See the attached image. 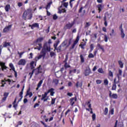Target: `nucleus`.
Returning a JSON list of instances; mask_svg holds the SVG:
<instances>
[{
    "label": "nucleus",
    "instance_id": "obj_17",
    "mask_svg": "<svg viewBox=\"0 0 127 127\" xmlns=\"http://www.w3.org/2000/svg\"><path fill=\"white\" fill-rule=\"evenodd\" d=\"M33 94L32 92H29V89L27 90V93L26 95L25 96V98H26V97H27V96H29V98H31V97H32L33 96Z\"/></svg>",
    "mask_w": 127,
    "mask_h": 127
},
{
    "label": "nucleus",
    "instance_id": "obj_55",
    "mask_svg": "<svg viewBox=\"0 0 127 127\" xmlns=\"http://www.w3.org/2000/svg\"><path fill=\"white\" fill-rule=\"evenodd\" d=\"M64 67H65V68H69V67H70V65H69V64H67V63H65V64H64Z\"/></svg>",
    "mask_w": 127,
    "mask_h": 127
},
{
    "label": "nucleus",
    "instance_id": "obj_42",
    "mask_svg": "<svg viewBox=\"0 0 127 127\" xmlns=\"http://www.w3.org/2000/svg\"><path fill=\"white\" fill-rule=\"evenodd\" d=\"M24 53V52L19 53V52H18V54L20 58H22V55H23V54Z\"/></svg>",
    "mask_w": 127,
    "mask_h": 127
},
{
    "label": "nucleus",
    "instance_id": "obj_28",
    "mask_svg": "<svg viewBox=\"0 0 127 127\" xmlns=\"http://www.w3.org/2000/svg\"><path fill=\"white\" fill-rule=\"evenodd\" d=\"M10 46V43H7L6 42H4L3 43V47H7V46Z\"/></svg>",
    "mask_w": 127,
    "mask_h": 127
},
{
    "label": "nucleus",
    "instance_id": "obj_43",
    "mask_svg": "<svg viewBox=\"0 0 127 127\" xmlns=\"http://www.w3.org/2000/svg\"><path fill=\"white\" fill-rule=\"evenodd\" d=\"M59 82V81L58 80V79H55L53 80V83L54 84H55V85H57V84H58Z\"/></svg>",
    "mask_w": 127,
    "mask_h": 127
},
{
    "label": "nucleus",
    "instance_id": "obj_63",
    "mask_svg": "<svg viewBox=\"0 0 127 127\" xmlns=\"http://www.w3.org/2000/svg\"><path fill=\"white\" fill-rule=\"evenodd\" d=\"M102 30L103 31H104V32H107V29L106 28V27H103L102 28Z\"/></svg>",
    "mask_w": 127,
    "mask_h": 127
},
{
    "label": "nucleus",
    "instance_id": "obj_53",
    "mask_svg": "<svg viewBox=\"0 0 127 127\" xmlns=\"http://www.w3.org/2000/svg\"><path fill=\"white\" fill-rule=\"evenodd\" d=\"M92 117L93 121H95V120H96V114H93Z\"/></svg>",
    "mask_w": 127,
    "mask_h": 127
},
{
    "label": "nucleus",
    "instance_id": "obj_47",
    "mask_svg": "<svg viewBox=\"0 0 127 127\" xmlns=\"http://www.w3.org/2000/svg\"><path fill=\"white\" fill-rule=\"evenodd\" d=\"M117 89V85L116 84H113V86H112V90L113 91L116 90Z\"/></svg>",
    "mask_w": 127,
    "mask_h": 127
},
{
    "label": "nucleus",
    "instance_id": "obj_50",
    "mask_svg": "<svg viewBox=\"0 0 127 127\" xmlns=\"http://www.w3.org/2000/svg\"><path fill=\"white\" fill-rule=\"evenodd\" d=\"M104 41L105 42H108V36L107 35H104Z\"/></svg>",
    "mask_w": 127,
    "mask_h": 127
},
{
    "label": "nucleus",
    "instance_id": "obj_12",
    "mask_svg": "<svg viewBox=\"0 0 127 127\" xmlns=\"http://www.w3.org/2000/svg\"><path fill=\"white\" fill-rule=\"evenodd\" d=\"M30 27H31V29H34V28H39V24L38 23H35L32 25H29Z\"/></svg>",
    "mask_w": 127,
    "mask_h": 127
},
{
    "label": "nucleus",
    "instance_id": "obj_37",
    "mask_svg": "<svg viewBox=\"0 0 127 127\" xmlns=\"http://www.w3.org/2000/svg\"><path fill=\"white\" fill-rule=\"evenodd\" d=\"M51 5V2L48 3V4L47 5L46 7V9L47 10L49 9V8H50Z\"/></svg>",
    "mask_w": 127,
    "mask_h": 127
},
{
    "label": "nucleus",
    "instance_id": "obj_9",
    "mask_svg": "<svg viewBox=\"0 0 127 127\" xmlns=\"http://www.w3.org/2000/svg\"><path fill=\"white\" fill-rule=\"evenodd\" d=\"M120 30L121 31V35L122 38H125V36H126V34H125V32H124V29H123V24H122L120 28Z\"/></svg>",
    "mask_w": 127,
    "mask_h": 127
},
{
    "label": "nucleus",
    "instance_id": "obj_22",
    "mask_svg": "<svg viewBox=\"0 0 127 127\" xmlns=\"http://www.w3.org/2000/svg\"><path fill=\"white\" fill-rule=\"evenodd\" d=\"M59 43H60V41L59 40V39H58L56 41L55 44L54 45V46L55 47V49L56 50L57 48V46H58V44H59Z\"/></svg>",
    "mask_w": 127,
    "mask_h": 127
},
{
    "label": "nucleus",
    "instance_id": "obj_59",
    "mask_svg": "<svg viewBox=\"0 0 127 127\" xmlns=\"http://www.w3.org/2000/svg\"><path fill=\"white\" fill-rule=\"evenodd\" d=\"M83 8H84L83 7H81L80 8L78 12H79V13H81V12H82V10H83Z\"/></svg>",
    "mask_w": 127,
    "mask_h": 127
},
{
    "label": "nucleus",
    "instance_id": "obj_15",
    "mask_svg": "<svg viewBox=\"0 0 127 127\" xmlns=\"http://www.w3.org/2000/svg\"><path fill=\"white\" fill-rule=\"evenodd\" d=\"M74 24L75 23H74V22L71 23H69L66 24L65 27H66L67 29H70V28H72V27L73 26V25H74Z\"/></svg>",
    "mask_w": 127,
    "mask_h": 127
},
{
    "label": "nucleus",
    "instance_id": "obj_27",
    "mask_svg": "<svg viewBox=\"0 0 127 127\" xmlns=\"http://www.w3.org/2000/svg\"><path fill=\"white\" fill-rule=\"evenodd\" d=\"M9 66L10 68V70H12V71H14L15 70V68H14V65H13V64H12V63L9 64Z\"/></svg>",
    "mask_w": 127,
    "mask_h": 127
},
{
    "label": "nucleus",
    "instance_id": "obj_54",
    "mask_svg": "<svg viewBox=\"0 0 127 127\" xmlns=\"http://www.w3.org/2000/svg\"><path fill=\"white\" fill-rule=\"evenodd\" d=\"M57 18H58V16H57V15H56V14H54L53 16V19H54V20H56V19H57Z\"/></svg>",
    "mask_w": 127,
    "mask_h": 127
},
{
    "label": "nucleus",
    "instance_id": "obj_20",
    "mask_svg": "<svg viewBox=\"0 0 127 127\" xmlns=\"http://www.w3.org/2000/svg\"><path fill=\"white\" fill-rule=\"evenodd\" d=\"M66 46V44H65L64 42L62 44H61L59 47L57 49V50H58V51H61V48L62 47H64V46Z\"/></svg>",
    "mask_w": 127,
    "mask_h": 127
},
{
    "label": "nucleus",
    "instance_id": "obj_8",
    "mask_svg": "<svg viewBox=\"0 0 127 127\" xmlns=\"http://www.w3.org/2000/svg\"><path fill=\"white\" fill-rule=\"evenodd\" d=\"M84 74L85 76H89L91 74V68H90V67L88 66L86 68Z\"/></svg>",
    "mask_w": 127,
    "mask_h": 127
},
{
    "label": "nucleus",
    "instance_id": "obj_45",
    "mask_svg": "<svg viewBox=\"0 0 127 127\" xmlns=\"http://www.w3.org/2000/svg\"><path fill=\"white\" fill-rule=\"evenodd\" d=\"M90 25H91V22H86V23L85 25V28H87V27H89V26H90Z\"/></svg>",
    "mask_w": 127,
    "mask_h": 127
},
{
    "label": "nucleus",
    "instance_id": "obj_61",
    "mask_svg": "<svg viewBox=\"0 0 127 127\" xmlns=\"http://www.w3.org/2000/svg\"><path fill=\"white\" fill-rule=\"evenodd\" d=\"M39 104H38V103H36V104L34 105V108H36V107H39Z\"/></svg>",
    "mask_w": 127,
    "mask_h": 127
},
{
    "label": "nucleus",
    "instance_id": "obj_34",
    "mask_svg": "<svg viewBox=\"0 0 127 127\" xmlns=\"http://www.w3.org/2000/svg\"><path fill=\"white\" fill-rule=\"evenodd\" d=\"M108 75L109 77H111V78H113V77H114V73L111 70L109 71Z\"/></svg>",
    "mask_w": 127,
    "mask_h": 127
},
{
    "label": "nucleus",
    "instance_id": "obj_44",
    "mask_svg": "<svg viewBox=\"0 0 127 127\" xmlns=\"http://www.w3.org/2000/svg\"><path fill=\"white\" fill-rule=\"evenodd\" d=\"M24 89L22 88L21 92L19 93V97H21V98H22V95H23V91H24Z\"/></svg>",
    "mask_w": 127,
    "mask_h": 127
},
{
    "label": "nucleus",
    "instance_id": "obj_36",
    "mask_svg": "<svg viewBox=\"0 0 127 127\" xmlns=\"http://www.w3.org/2000/svg\"><path fill=\"white\" fill-rule=\"evenodd\" d=\"M104 84L105 86H108V85H109V80H108V79H104Z\"/></svg>",
    "mask_w": 127,
    "mask_h": 127
},
{
    "label": "nucleus",
    "instance_id": "obj_2",
    "mask_svg": "<svg viewBox=\"0 0 127 127\" xmlns=\"http://www.w3.org/2000/svg\"><path fill=\"white\" fill-rule=\"evenodd\" d=\"M68 2H64L63 3L61 6L59 8V13H62V12H66V9L63 7H65V8H67L68 7Z\"/></svg>",
    "mask_w": 127,
    "mask_h": 127
},
{
    "label": "nucleus",
    "instance_id": "obj_16",
    "mask_svg": "<svg viewBox=\"0 0 127 127\" xmlns=\"http://www.w3.org/2000/svg\"><path fill=\"white\" fill-rule=\"evenodd\" d=\"M77 101V98L76 97H73L70 99V103L71 104V106H73L74 104H75V102Z\"/></svg>",
    "mask_w": 127,
    "mask_h": 127
},
{
    "label": "nucleus",
    "instance_id": "obj_57",
    "mask_svg": "<svg viewBox=\"0 0 127 127\" xmlns=\"http://www.w3.org/2000/svg\"><path fill=\"white\" fill-rule=\"evenodd\" d=\"M114 83H113V84H118V82L119 81H118V82H117V78H115V79H114Z\"/></svg>",
    "mask_w": 127,
    "mask_h": 127
},
{
    "label": "nucleus",
    "instance_id": "obj_1",
    "mask_svg": "<svg viewBox=\"0 0 127 127\" xmlns=\"http://www.w3.org/2000/svg\"><path fill=\"white\" fill-rule=\"evenodd\" d=\"M34 72L36 75H38L39 73H42V69L41 68V65H40L38 68L33 69L31 72L29 73V76H30L29 79H31V78H32V75Z\"/></svg>",
    "mask_w": 127,
    "mask_h": 127
},
{
    "label": "nucleus",
    "instance_id": "obj_58",
    "mask_svg": "<svg viewBox=\"0 0 127 127\" xmlns=\"http://www.w3.org/2000/svg\"><path fill=\"white\" fill-rule=\"evenodd\" d=\"M86 46V42L83 43L82 42L80 45V46Z\"/></svg>",
    "mask_w": 127,
    "mask_h": 127
},
{
    "label": "nucleus",
    "instance_id": "obj_21",
    "mask_svg": "<svg viewBox=\"0 0 127 127\" xmlns=\"http://www.w3.org/2000/svg\"><path fill=\"white\" fill-rule=\"evenodd\" d=\"M43 83V80H41L39 81V82L38 83V85H37V88H36V91H37L38 90V89H39V88H40V87H41V85H42V83Z\"/></svg>",
    "mask_w": 127,
    "mask_h": 127
},
{
    "label": "nucleus",
    "instance_id": "obj_5",
    "mask_svg": "<svg viewBox=\"0 0 127 127\" xmlns=\"http://www.w3.org/2000/svg\"><path fill=\"white\" fill-rule=\"evenodd\" d=\"M42 50H44V51H50L51 50V49L50 48V44L47 42L45 43L44 44L43 48Z\"/></svg>",
    "mask_w": 127,
    "mask_h": 127
},
{
    "label": "nucleus",
    "instance_id": "obj_25",
    "mask_svg": "<svg viewBox=\"0 0 127 127\" xmlns=\"http://www.w3.org/2000/svg\"><path fill=\"white\" fill-rule=\"evenodd\" d=\"M9 9H10V5H9V4H7V5L5 6V11H6L7 12H8Z\"/></svg>",
    "mask_w": 127,
    "mask_h": 127
},
{
    "label": "nucleus",
    "instance_id": "obj_62",
    "mask_svg": "<svg viewBox=\"0 0 127 127\" xmlns=\"http://www.w3.org/2000/svg\"><path fill=\"white\" fill-rule=\"evenodd\" d=\"M6 96H4L2 99V101L4 102L5 100H6Z\"/></svg>",
    "mask_w": 127,
    "mask_h": 127
},
{
    "label": "nucleus",
    "instance_id": "obj_40",
    "mask_svg": "<svg viewBox=\"0 0 127 127\" xmlns=\"http://www.w3.org/2000/svg\"><path fill=\"white\" fill-rule=\"evenodd\" d=\"M109 112V110L108 109V108H105V111H104V115L105 116H107L108 115V112Z\"/></svg>",
    "mask_w": 127,
    "mask_h": 127
},
{
    "label": "nucleus",
    "instance_id": "obj_30",
    "mask_svg": "<svg viewBox=\"0 0 127 127\" xmlns=\"http://www.w3.org/2000/svg\"><path fill=\"white\" fill-rule=\"evenodd\" d=\"M30 66H31V69H34L35 66H36V64H35V63L34 62H32L30 63Z\"/></svg>",
    "mask_w": 127,
    "mask_h": 127
},
{
    "label": "nucleus",
    "instance_id": "obj_10",
    "mask_svg": "<svg viewBox=\"0 0 127 127\" xmlns=\"http://www.w3.org/2000/svg\"><path fill=\"white\" fill-rule=\"evenodd\" d=\"M18 65H21L22 66H24L26 64V61L24 59H21L17 63Z\"/></svg>",
    "mask_w": 127,
    "mask_h": 127
},
{
    "label": "nucleus",
    "instance_id": "obj_31",
    "mask_svg": "<svg viewBox=\"0 0 127 127\" xmlns=\"http://www.w3.org/2000/svg\"><path fill=\"white\" fill-rule=\"evenodd\" d=\"M43 38L41 37V38H38L36 41H35V42L36 43V44H37L38 42H41V41H43Z\"/></svg>",
    "mask_w": 127,
    "mask_h": 127
},
{
    "label": "nucleus",
    "instance_id": "obj_11",
    "mask_svg": "<svg viewBox=\"0 0 127 127\" xmlns=\"http://www.w3.org/2000/svg\"><path fill=\"white\" fill-rule=\"evenodd\" d=\"M47 95H48V93L45 92L44 94H43L42 95V97L41 98L42 101H44V102L47 101V100H48V98H47Z\"/></svg>",
    "mask_w": 127,
    "mask_h": 127
},
{
    "label": "nucleus",
    "instance_id": "obj_29",
    "mask_svg": "<svg viewBox=\"0 0 127 127\" xmlns=\"http://www.w3.org/2000/svg\"><path fill=\"white\" fill-rule=\"evenodd\" d=\"M86 105H87V106H88V107L89 108L90 110H93V109H92V105H91V101H89L88 102H86Z\"/></svg>",
    "mask_w": 127,
    "mask_h": 127
},
{
    "label": "nucleus",
    "instance_id": "obj_49",
    "mask_svg": "<svg viewBox=\"0 0 127 127\" xmlns=\"http://www.w3.org/2000/svg\"><path fill=\"white\" fill-rule=\"evenodd\" d=\"M94 55H93V54L92 53L89 54V55H88V58H94Z\"/></svg>",
    "mask_w": 127,
    "mask_h": 127
},
{
    "label": "nucleus",
    "instance_id": "obj_19",
    "mask_svg": "<svg viewBox=\"0 0 127 127\" xmlns=\"http://www.w3.org/2000/svg\"><path fill=\"white\" fill-rule=\"evenodd\" d=\"M82 86H83V83L82 82H79V81H77L76 84V88H81L82 89Z\"/></svg>",
    "mask_w": 127,
    "mask_h": 127
},
{
    "label": "nucleus",
    "instance_id": "obj_24",
    "mask_svg": "<svg viewBox=\"0 0 127 127\" xmlns=\"http://www.w3.org/2000/svg\"><path fill=\"white\" fill-rule=\"evenodd\" d=\"M49 93H51V96H54V94H55V92H54V89L51 88L48 91Z\"/></svg>",
    "mask_w": 127,
    "mask_h": 127
},
{
    "label": "nucleus",
    "instance_id": "obj_13",
    "mask_svg": "<svg viewBox=\"0 0 127 127\" xmlns=\"http://www.w3.org/2000/svg\"><path fill=\"white\" fill-rule=\"evenodd\" d=\"M109 97L111 98V99H118V94H112V91H109Z\"/></svg>",
    "mask_w": 127,
    "mask_h": 127
},
{
    "label": "nucleus",
    "instance_id": "obj_23",
    "mask_svg": "<svg viewBox=\"0 0 127 127\" xmlns=\"http://www.w3.org/2000/svg\"><path fill=\"white\" fill-rule=\"evenodd\" d=\"M97 7L98 8L99 13H100L102 11V9H103V6L102 4H99L97 6Z\"/></svg>",
    "mask_w": 127,
    "mask_h": 127
},
{
    "label": "nucleus",
    "instance_id": "obj_35",
    "mask_svg": "<svg viewBox=\"0 0 127 127\" xmlns=\"http://www.w3.org/2000/svg\"><path fill=\"white\" fill-rule=\"evenodd\" d=\"M80 58L81 63H84V62H85V60L84 59V57L83 56V55H80Z\"/></svg>",
    "mask_w": 127,
    "mask_h": 127
},
{
    "label": "nucleus",
    "instance_id": "obj_64",
    "mask_svg": "<svg viewBox=\"0 0 127 127\" xmlns=\"http://www.w3.org/2000/svg\"><path fill=\"white\" fill-rule=\"evenodd\" d=\"M18 6L20 7V6H22V2H19L18 3Z\"/></svg>",
    "mask_w": 127,
    "mask_h": 127
},
{
    "label": "nucleus",
    "instance_id": "obj_56",
    "mask_svg": "<svg viewBox=\"0 0 127 127\" xmlns=\"http://www.w3.org/2000/svg\"><path fill=\"white\" fill-rule=\"evenodd\" d=\"M67 95L69 97H72V96H73V93H71L70 92H68V93H67Z\"/></svg>",
    "mask_w": 127,
    "mask_h": 127
},
{
    "label": "nucleus",
    "instance_id": "obj_26",
    "mask_svg": "<svg viewBox=\"0 0 127 127\" xmlns=\"http://www.w3.org/2000/svg\"><path fill=\"white\" fill-rule=\"evenodd\" d=\"M17 97H16L15 98V100L14 101V102L13 103V108H14V109L15 110H16V108L17 107V104H16V99H17Z\"/></svg>",
    "mask_w": 127,
    "mask_h": 127
},
{
    "label": "nucleus",
    "instance_id": "obj_32",
    "mask_svg": "<svg viewBox=\"0 0 127 127\" xmlns=\"http://www.w3.org/2000/svg\"><path fill=\"white\" fill-rule=\"evenodd\" d=\"M123 73V71L122 70L119 69V74H117V77L119 79H120V77L121 76H122V74Z\"/></svg>",
    "mask_w": 127,
    "mask_h": 127
},
{
    "label": "nucleus",
    "instance_id": "obj_3",
    "mask_svg": "<svg viewBox=\"0 0 127 127\" xmlns=\"http://www.w3.org/2000/svg\"><path fill=\"white\" fill-rule=\"evenodd\" d=\"M32 16L31 12L29 10L25 11L22 15V18L25 20H26V18L27 17L28 19H30Z\"/></svg>",
    "mask_w": 127,
    "mask_h": 127
},
{
    "label": "nucleus",
    "instance_id": "obj_41",
    "mask_svg": "<svg viewBox=\"0 0 127 127\" xmlns=\"http://www.w3.org/2000/svg\"><path fill=\"white\" fill-rule=\"evenodd\" d=\"M55 101H56V98H52L51 105H54Z\"/></svg>",
    "mask_w": 127,
    "mask_h": 127
},
{
    "label": "nucleus",
    "instance_id": "obj_38",
    "mask_svg": "<svg viewBox=\"0 0 127 127\" xmlns=\"http://www.w3.org/2000/svg\"><path fill=\"white\" fill-rule=\"evenodd\" d=\"M98 72L101 74H104V70L102 68H100L98 69Z\"/></svg>",
    "mask_w": 127,
    "mask_h": 127
},
{
    "label": "nucleus",
    "instance_id": "obj_18",
    "mask_svg": "<svg viewBox=\"0 0 127 127\" xmlns=\"http://www.w3.org/2000/svg\"><path fill=\"white\" fill-rule=\"evenodd\" d=\"M42 48V44L41 43H39V44H38V45L36 46V48H34V49H37L39 50V51H40Z\"/></svg>",
    "mask_w": 127,
    "mask_h": 127
},
{
    "label": "nucleus",
    "instance_id": "obj_7",
    "mask_svg": "<svg viewBox=\"0 0 127 127\" xmlns=\"http://www.w3.org/2000/svg\"><path fill=\"white\" fill-rule=\"evenodd\" d=\"M0 66L1 67V68H0V70H2L3 71H4V70H5L6 71H7V69L8 67L5 66V63L0 62Z\"/></svg>",
    "mask_w": 127,
    "mask_h": 127
},
{
    "label": "nucleus",
    "instance_id": "obj_39",
    "mask_svg": "<svg viewBox=\"0 0 127 127\" xmlns=\"http://www.w3.org/2000/svg\"><path fill=\"white\" fill-rule=\"evenodd\" d=\"M119 64L121 68H123L124 67V64L123 63V62L122 61H119Z\"/></svg>",
    "mask_w": 127,
    "mask_h": 127
},
{
    "label": "nucleus",
    "instance_id": "obj_60",
    "mask_svg": "<svg viewBox=\"0 0 127 127\" xmlns=\"http://www.w3.org/2000/svg\"><path fill=\"white\" fill-rule=\"evenodd\" d=\"M23 102H24V104H26V103H27V102H28V100H27V99L25 98V99H24Z\"/></svg>",
    "mask_w": 127,
    "mask_h": 127
},
{
    "label": "nucleus",
    "instance_id": "obj_4",
    "mask_svg": "<svg viewBox=\"0 0 127 127\" xmlns=\"http://www.w3.org/2000/svg\"><path fill=\"white\" fill-rule=\"evenodd\" d=\"M45 56H46V51L42 50L39 56L35 58V60L36 61H38V60H39V59H41V58L45 59Z\"/></svg>",
    "mask_w": 127,
    "mask_h": 127
},
{
    "label": "nucleus",
    "instance_id": "obj_14",
    "mask_svg": "<svg viewBox=\"0 0 127 127\" xmlns=\"http://www.w3.org/2000/svg\"><path fill=\"white\" fill-rule=\"evenodd\" d=\"M12 26V25L6 26L3 29V32H7V31H9L11 29Z\"/></svg>",
    "mask_w": 127,
    "mask_h": 127
},
{
    "label": "nucleus",
    "instance_id": "obj_33",
    "mask_svg": "<svg viewBox=\"0 0 127 127\" xmlns=\"http://www.w3.org/2000/svg\"><path fill=\"white\" fill-rule=\"evenodd\" d=\"M97 46H98V47H99V48L100 49L102 50V51H103V52L105 51V50L104 49V48L103 47V46H102V45H101V44H98Z\"/></svg>",
    "mask_w": 127,
    "mask_h": 127
},
{
    "label": "nucleus",
    "instance_id": "obj_46",
    "mask_svg": "<svg viewBox=\"0 0 127 127\" xmlns=\"http://www.w3.org/2000/svg\"><path fill=\"white\" fill-rule=\"evenodd\" d=\"M94 50V45L91 44L90 45V52H92Z\"/></svg>",
    "mask_w": 127,
    "mask_h": 127
},
{
    "label": "nucleus",
    "instance_id": "obj_6",
    "mask_svg": "<svg viewBox=\"0 0 127 127\" xmlns=\"http://www.w3.org/2000/svg\"><path fill=\"white\" fill-rule=\"evenodd\" d=\"M80 39V37L77 36L76 39L75 41H73V44L71 45V47L70 48V50H72V49H74L76 46V44L78 43L79 40Z\"/></svg>",
    "mask_w": 127,
    "mask_h": 127
},
{
    "label": "nucleus",
    "instance_id": "obj_51",
    "mask_svg": "<svg viewBox=\"0 0 127 127\" xmlns=\"http://www.w3.org/2000/svg\"><path fill=\"white\" fill-rule=\"evenodd\" d=\"M50 56L51 57H54V56H55V53L54 52H51L50 53Z\"/></svg>",
    "mask_w": 127,
    "mask_h": 127
},
{
    "label": "nucleus",
    "instance_id": "obj_48",
    "mask_svg": "<svg viewBox=\"0 0 127 127\" xmlns=\"http://www.w3.org/2000/svg\"><path fill=\"white\" fill-rule=\"evenodd\" d=\"M96 84L99 85L102 83V80H101L100 79H97L96 80Z\"/></svg>",
    "mask_w": 127,
    "mask_h": 127
},
{
    "label": "nucleus",
    "instance_id": "obj_52",
    "mask_svg": "<svg viewBox=\"0 0 127 127\" xmlns=\"http://www.w3.org/2000/svg\"><path fill=\"white\" fill-rule=\"evenodd\" d=\"M114 109L112 108L110 111H109V113L110 114H111V115H114Z\"/></svg>",
    "mask_w": 127,
    "mask_h": 127
}]
</instances>
